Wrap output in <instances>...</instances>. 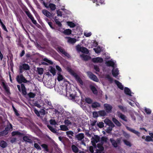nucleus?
Masks as SVG:
<instances>
[{"mask_svg": "<svg viewBox=\"0 0 153 153\" xmlns=\"http://www.w3.org/2000/svg\"><path fill=\"white\" fill-rule=\"evenodd\" d=\"M30 19L31 20L32 22L35 25H36L37 24V22L36 20H35L34 19V18L33 17L32 18Z\"/></svg>", "mask_w": 153, "mask_h": 153, "instance_id": "774afa93", "label": "nucleus"}, {"mask_svg": "<svg viewBox=\"0 0 153 153\" xmlns=\"http://www.w3.org/2000/svg\"><path fill=\"white\" fill-rule=\"evenodd\" d=\"M25 12L27 16L30 19H31L33 17L28 10L25 11Z\"/></svg>", "mask_w": 153, "mask_h": 153, "instance_id": "49530a36", "label": "nucleus"}, {"mask_svg": "<svg viewBox=\"0 0 153 153\" xmlns=\"http://www.w3.org/2000/svg\"><path fill=\"white\" fill-rule=\"evenodd\" d=\"M80 57L84 60L86 61L91 59L90 57L85 54H82L80 55Z\"/></svg>", "mask_w": 153, "mask_h": 153, "instance_id": "412c9836", "label": "nucleus"}, {"mask_svg": "<svg viewBox=\"0 0 153 153\" xmlns=\"http://www.w3.org/2000/svg\"><path fill=\"white\" fill-rule=\"evenodd\" d=\"M34 146L37 149H38V150H41V148L40 147V146H39V145L38 144H37L36 143H34Z\"/></svg>", "mask_w": 153, "mask_h": 153, "instance_id": "e2e57ef3", "label": "nucleus"}, {"mask_svg": "<svg viewBox=\"0 0 153 153\" xmlns=\"http://www.w3.org/2000/svg\"><path fill=\"white\" fill-rule=\"evenodd\" d=\"M84 35L86 37L90 36L91 35V32H85L84 33Z\"/></svg>", "mask_w": 153, "mask_h": 153, "instance_id": "09e8293b", "label": "nucleus"}, {"mask_svg": "<svg viewBox=\"0 0 153 153\" xmlns=\"http://www.w3.org/2000/svg\"><path fill=\"white\" fill-rule=\"evenodd\" d=\"M67 38L68 39V42L70 44H74L76 41V39L75 38L70 37H67Z\"/></svg>", "mask_w": 153, "mask_h": 153, "instance_id": "f3484780", "label": "nucleus"}, {"mask_svg": "<svg viewBox=\"0 0 153 153\" xmlns=\"http://www.w3.org/2000/svg\"><path fill=\"white\" fill-rule=\"evenodd\" d=\"M49 7L50 8L51 10H55L56 9V6L54 4H50Z\"/></svg>", "mask_w": 153, "mask_h": 153, "instance_id": "8fccbe9b", "label": "nucleus"}, {"mask_svg": "<svg viewBox=\"0 0 153 153\" xmlns=\"http://www.w3.org/2000/svg\"><path fill=\"white\" fill-rule=\"evenodd\" d=\"M149 134L150 136H146L145 139V141L147 142L153 141V133H150L149 132Z\"/></svg>", "mask_w": 153, "mask_h": 153, "instance_id": "f8f14e48", "label": "nucleus"}, {"mask_svg": "<svg viewBox=\"0 0 153 153\" xmlns=\"http://www.w3.org/2000/svg\"><path fill=\"white\" fill-rule=\"evenodd\" d=\"M42 147L46 151H48V146L47 145H46L45 144H43L42 145H41Z\"/></svg>", "mask_w": 153, "mask_h": 153, "instance_id": "0e129e2a", "label": "nucleus"}, {"mask_svg": "<svg viewBox=\"0 0 153 153\" xmlns=\"http://www.w3.org/2000/svg\"><path fill=\"white\" fill-rule=\"evenodd\" d=\"M50 124L52 125H55L56 124V122L55 120H54L51 119L50 120Z\"/></svg>", "mask_w": 153, "mask_h": 153, "instance_id": "052dcab7", "label": "nucleus"}, {"mask_svg": "<svg viewBox=\"0 0 153 153\" xmlns=\"http://www.w3.org/2000/svg\"><path fill=\"white\" fill-rule=\"evenodd\" d=\"M123 141L125 143V144L127 146H131V144L128 141L126 140H123Z\"/></svg>", "mask_w": 153, "mask_h": 153, "instance_id": "864d4df0", "label": "nucleus"}, {"mask_svg": "<svg viewBox=\"0 0 153 153\" xmlns=\"http://www.w3.org/2000/svg\"><path fill=\"white\" fill-rule=\"evenodd\" d=\"M12 128V125L10 124L8 125L7 127H6L5 130H4V131H6L7 133V134L8 133V131L10 130V129H11Z\"/></svg>", "mask_w": 153, "mask_h": 153, "instance_id": "473e14b6", "label": "nucleus"}, {"mask_svg": "<svg viewBox=\"0 0 153 153\" xmlns=\"http://www.w3.org/2000/svg\"><path fill=\"white\" fill-rule=\"evenodd\" d=\"M104 122L106 125L111 126L112 127H114V125L113 123L109 119L106 118L104 120Z\"/></svg>", "mask_w": 153, "mask_h": 153, "instance_id": "9d476101", "label": "nucleus"}, {"mask_svg": "<svg viewBox=\"0 0 153 153\" xmlns=\"http://www.w3.org/2000/svg\"><path fill=\"white\" fill-rule=\"evenodd\" d=\"M23 140L25 142L31 143L32 142V140L29 137L25 136L23 137Z\"/></svg>", "mask_w": 153, "mask_h": 153, "instance_id": "7c9ffc66", "label": "nucleus"}, {"mask_svg": "<svg viewBox=\"0 0 153 153\" xmlns=\"http://www.w3.org/2000/svg\"><path fill=\"white\" fill-rule=\"evenodd\" d=\"M107 112L104 110L100 111H98L99 115L100 116H104L107 115Z\"/></svg>", "mask_w": 153, "mask_h": 153, "instance_id": "4be33fe9", "label": "nucleus"}, {"mask_svg": "<svg viewBox=\"0 0 153 153\" xmlns=\"http://www.w3.org/2000/svg\"><path fill=\"white\" fill-rule=\"evenodd\" d=\"M66 134L68 137L70 138H71L72 136H73L74 133L72 131H66Z\"/></svg>", "mask_w": 153, "mask_h": 153, "instance_id": "c85d7f7f", "label": "nucleus"}, {"mask_svg": "<svg viewBox=\"0 0 153 153\" xmlns=\"http://www.w3.org/2000/svg\"><path fill=\"white\" fill-rule=\"evenodd\" d=\"M112 145L115 147H117V143L114 140H113L112 139H111L110 140Z\"/></svg>", "mask_w": 153, "mask_h": 153, "instance_id": "e433bc0d", "label": "nucleus"}, {"mask_svg": "<svg viewBox=\"0 0 153 153\" xmlns=\"http://www.w3.org/2000/svg\"><path fill=\"white\" fill-rule=\"evenodd\" d=\"M93 117H98L99 115L98 111V112H94L93 113Z\"/></svg>", "mask_w": 153, "mask_h": 153, "instance_id": "6e6d98bb", "label": "nucleus"}, {"mask_svg": "<svg viewBox=\"0 0 153 153\" xmlns=\"http://www.w3.org/2000/svg\"><path fill=\"white\" fill-rule=\"evenodd\" d=\"M117 114L118 117L125 121L127 122V121L126 117L125 115L118 112H117Z\"/></svg>", "mask_w": 153, "mask_h": 153, "instance_id": "ddd939ff", "label": "nucleus"}, {"mask_svg": "<svg viewBox=\"0 0 153 153\" xmlns=\"http://www.w3.org/2000/svg\"><path fill=\"white\" fill-rule=\"evenodd\" d=\"M64 123L65 125L67 126V127L70 125H71L72 124V123L68 120H65L64 121Z\"/></svg>", "mask_w": 153, "mask_h": 153, "instance_id": "4c0bfd02", "label": "nucleus"}, {"mask_svg": "<svg viewBox=\"0 0 153 153\" xmlns=\"http://www.w3.org/2000/svg\"><path fill=\"white\" fill-rule=\"evenodd\" d=\"M20 73H22L23 72V70H27L29 69V67L27 64H24L21 65L19 67Z\"/></svg>", "mask_w": 153, "mask_h": 153, "instance_id": "423d86ee", "label": "nucleus"}, {"mask_svg": "<svg viewBox=\"0 0 153 153\" xmlns=\"http://www.w3.org/2000/svg\"><path fill=\"white\" fill-rule=\"evenodd\" d=\"M49 70L53 75H54L56 74V70L55 68L52 67L50 66L49 67Z\"/></svg>", "mask_w": 153, "mask_h": 153, "instance_id": "cd10ccee", "label": "nucleus"}, {"mask_svg": "<svg viewBox=\"0 0 153 153\" xmlns=\"http://www.w3.org/2000/svg\"><path fill=\"white\" fill-rule=\"evenodd\" d=\"M87 74L88 76L91 79L96 82H98L99 79L95 75L93 74L92 73L90 72H88Z\"/></svg>", "mask_w": 153, "mask_h": 153, "instance_id": "39448f33", "label": "nucleus"}, {"mask_svg": "<svg viewBox=\"0 0 153 153\" xmlns=\"http://www.w3.org/2000/svg\"><path fill=\"white\" fill-rule=\"evenodd\" d=\"M105 78L110 82H111L113 81V78L109 75H107Z\"/></svg>", "mask_w": 153, "mask_h": 153, "instance_id": "603ef678", "label": "nucleus"}, {"mask_svg": "<svg viewBox=\"0 0 153 153\" xmlns=\"http://www.w3.org/2000/svg\"><path fill=\"white\" fill-rule=\"evenodd\" d=\"M58 74V77H57V79L59 81H60L62 80L63 79V76L61 75L59 73H57Z\"/></svg>", "mask_w": 153, "mask_h": 153, "instance_id": "a18cd8bd", "label": "nucleus"}, {"mask_svg": "<svg viewBox=\"0 0 153 153\" xmlns=\"http://www.w3.org/2000/svg\"><path fill=\"white\" fill-rule=\"evenodd\" d=\"M100 140V137L98 136H94L91 139V142L93 146H94L95 143L98 142Z\"/></svg>", "mask_w": 153, "mask_h": 153, "instance_id": "0eeeda50", "label": "nucleus"}, {"mask_svg": "<svg viewBox=\"0 0 153 153\" xmlns=\"http://www.w3.org/2000/svg\"><path fill=\"white\" fill-rule=\"evenodd\" d=\"M21 88H22V94L24 95H26L27 94L26 89L25 86L23 84H22L21 85Z\"/></svg>", "mask_w": 153, "mask_h": 153, "instance_id": "c756f323", "label": "nucleus"}, {"mask_svg": "<svg viewBox=\"0 0 153 153\" xmlns=\"http://www.w3.org/2000/svg\"><path fill=\"white\" fill-rule=\"evenodd\" d=\"M92 61L94 62L100 63L102 62L103 61V59L101 57H97L93 58Z\"/></svg>", "mask_w": 153, "mask_h": 153, "instance_id": "dca6fc26", "label": "nucleus"}, {"mask_svg": "<svg viewBox=\"0 0 153 153\" xmlns=\"http://www.w3.org/2000/svg\"><path fill=\"white\" fill-rule=\"evenodd\" d=\"M72 149L73 151L75 153H77L78 152V149L74 145H72Z\"/></svg>", "mask_w": 153, "mask_h": 153, "instance_id": "ea45409f", "label": "nucleus"}, {"mask_svg": "<svg viewBox=\"0 0 153 153\" xmlns=\"http://www.w3.org/2000/svg\"><path fill=\"white\" fill-rule=\"evenodd\" d=\"M126 128L128 130L136 134L138 136L140 137V133L138 131H136L135 130L130 128L128 126L126 127Z\"/></svg>", "mask_w": 153, "mask_h": 153, "instance_id": "1a4fd4ad", "label": "nucleus"}, {"mask_svg": "<svg viewBox=\"0 0 153 153\" xmlns=\"http://www.w3.org/2000/svg\"><path fill=\"white\" fill-rule=\"evenodd\" d=\"M57 49V51H58L62 53L67 57L70 58V55L67 52L65 51L61 47H58Z\"/></svg>", "mask_w": 153, "mask_h": 153, "instance_id": "6e6552de", "label": "nucleus"}, {"mask_svg": "<svg viewBox=\"0 0 153 153\" xmlns=\"http://www.w3.org/2000/svg\"><path fill=\"white\" fill-rule=\"evenodd\" d=\"M44 60L50 64H53V62L49 60L47 58H44Z\"/></svg>", "mask_w": 153, "mask_h": 153, "instance_id": "4d7b16f0", "label": "nucleus"}, {"mask_svg": "<svg viewBox=\"0 0 153 153\" xmlns=\"http://www.w3.org/2000/svg\"><path fill=\"white\" fill-rule=\"evenodd\" d=\"M112 74L114 77H116L119 74V71L117 68H114L112 71Z\"/></svg>", "mask_w": 153, "mask_h": 153, "instance_id": "2eb2a0df", "label": "nucleus"}, {"mask_svg": "<svg viewBox=\"0 0 153 153\" xmlns=\"http://www.w3.org/2000/svg\"><path fill=\"white\" fill-rule=\"evenodd\" d=\"M145 110L147 114H149L151 113V111L149 109L146 108L145 109Z\"/></svg>", "mask_w": 153, "mask_h": 153, "instance_id": "338daca9", "label": "nucleus"}, {"mask_svg": "<svg viewBox=\"0 0 153 153\" xmlns=\"http://www.w3.org/2000/svg\"><path fill=\"white\" fill-rule=\"evenodd\" d=\"M37 70L38 73L40 75H42L43 74V69L42 68H38Z\"/></svg>", "mask_w": 153, "mask_h": 153, "instance_id": "79ce46f5", "label": "nucleus"}, {"mask_svg": "<svg viewBox=\"0 0 153 153\" xmlns=\"http://www.w3.org/2000/svg\"><path fill=\"white\" fill-rule=\"evenodd\" d=\"M104 124L103 122H99L97 124V125L99 127H100V128H102L104 127Z\"/></svg>", "mask_w": 153, "mask_h": 153, "instance_id": "13d9d810", "label": "nucleus"}, {"mask_svg": "<svg viewBox=\"0 0 153 153\" xmlns=\"http://www.w3.org/2000/svg\"><path fill=\"white\" fill-rule=\"evenodd\" d=\"M76 49L78 52H81L83 53L88 54L89 52L88 49L85 47H82L79 45H78L76 47Z\"/></svg>", "mask_w": 153, "mask_h": 153, "instance_id": "f257e3e1", "label": "nucleus"}, {"mask_svg": "<svg viewBox=\"0 0 153 153\" xmlns=\"http://www.w3.org/2000/svg\"><path fill=\"white\" fill-rule=\"evenodd\" d=\"M92 107L93 108H96L100 106V105L97 102H94L92 104Z\"/></svg>", "mask_w": 153, "mask_h": 153, "instance_id": "72a5a7b5", "label": "nucleus"}, {"mask_svg": "<svg viewBox=\"0 0 153 153\" xmlns=\"http://www.w3.org/2000/svg\"><path fill=\"white\" fill-rule=\"evenodd\" d=\"M7 146V143L4 140L0 141V146L2 148H5Z\"/></svg>", "mask_w": 153, "mask_h": 153, "instance_id": "b1692460", "label": "nucleus"}, {"mask_svg": "<svg viewBox=\"0 0 153 153\" xmlns=\"http://www.w3.org/2000/svg\"><path fill=\"white\" fill-rule=\"evenodd\" d=\"M28 95L30 98H33L36 96V94L32 92H30L28 94Z\"/></svg>", "mask_w": 153, "mask_h": 153, "instance_id": "3c124183", "label": "nucleus"}, {"mask_svg": "<svg viewBox=\"0 0 153 153\" xmlns=\"http://www.w3.org/2000/svg\"><path fill=\"white\" fill-rule=\"evenodd\" d=\"M104 109L107 113H110L111 112L112 108V106L107 103H105L103 105Z\"/></svg>", "mask_w": 153, "mask_h": 153, "instance_id": "20e7f679", "label": "nucleus"}, {"mask_svg": "<svg viewBox=\"0 0 153 153\" xmlns=\"http://www.w3.org/2000/svg\"><path fill=\"white\" fill-rule=\"evenodd\" d=\"M94 50L97 53H99L101 52V48L100 47H97V48H94Z\"/></svg>", "mask_w": 153, "mask_h": 153, "instance_id": "37998d69", "label": "nucleus"}, {"mask_svg": "<svg viewBox=\"0 0 153 153\" xmlns=\"http://www.w3.org/2000/svg\"><path fill=\"white\" fill-rule=\"evenodd\" d=\"M42 13L47 17H50L53 16V13L49 12L48 10H43Z\"/></svg>", "mask_w": 153, "mask_h": 153, "instance_id": "4468645a", "label": "nucleus"}, {"mask_svg": "<svg viewBox=\"0 0 153 153\" xmlns=\"http://www.w3.org/2000/svg\"><path fill=\"white\" fill-rule=\"evenodd\" d=\"M47 127L50 129V130L53 133L56 132L55 129L52 126L49 125H48Z\"/></svg>", "mask_w": 153, "mask_h": 153, "instance_id": "de8ad7c7", "label": "nucleus"}, {"mask_svg": "<svg viewBox=\"0 0 153 153\" xmlns=\"http://www.w3.org/2000/svg\"><path fill=\"white\" fill-rule=\"evenodd\" d=\"M84 137V134L82 133L79 134L76 136V138L78 140H82Z\"/></svg>", "mask_w": 153, "mask_h": 153, "instance_id": "6ab92c4d", "label": "nucleus"}, {"mask_svg": "<svg viewBox=\"0 0 153 153\" xmlns=\"http://www.w3.org/2000/svg\"><path fill=\"white\" fill-rule=\"evenodd\" d=\"M21 133L18 131H13L12 133V134L13 136H14L16 135H20Z\"/></svg>", "mask_w": 153, "mask_h": 153, "instance_id": "680f3d73", "label": "nucleus"}, {"mask_svg": "<svg viewBox=\"0 0 153 153\" xmlns=\"http://www.w3.org/2000/svg\"><path fill=\"white\" fill-rule=\"evenodd\" d=\"M34 111L35 113L36 114V115L38 116L39 117L40 116V114L39 112L35 108L34 110Z\"/></svg>", "mask_w": 153, "mask_h": 153, "instance_id": "69168bd1", "label": "nucleus"}, {"mask_svg": "<svg viewBox=\"0 0 153 153\" xmlns=\"http://www.w3.org/2000/svg\"><path fill=\"white\" fill-rule=\"evenodd\" d=\"M2 84L7 94L8 95L10 94L9 87L8 86L6 85L4 82H2Z\"/></svg>", "mask_w": 153, "mask_h": 153, "instance_id": "9b49d317", "label": "nucleus"}, {"mask_svg": "<svg viewBox=\"0 0 153 153\" xmlns=\"http://www.w3.org/2000/svg\"><path fill=\"white\" fill-rule=\"evenodd\" d=\"M124 92L126 94L130 96H132L131 91L128 88H124Z\"/></svg>", "mask_w": 153, "mask_h": 153, "instance_id": "393cba45", "label": "nucleus"}, {"mask_svg": "<svg viewBox=\"0 0 153 153\" xmlns=\"http://www.w3.org/2000/svg\"><path fill=\"white\" fill-rule=\"evenodd\" d=\"M17 81L19 83L22 82H27V80L24 77L22 74H20L17 76L16 78Z\"/></svg>", "mask_w": 153, "mask_h": 153, "instance_id": "7ed1b4c3", "label": "nucleus"}, {"mask_svg": "<svg viewBox=\"0 0 153 153\" xmlns=\"http://www.w3.org/2000/svg\"><path fill=\"white\" fill-rule=\"evenodd\" d=\"M54 21L56 24L59 26L60 27L62 26V24L60 22L59 19H57L56 17H55L54 18Z\"/></svg>", "mask_w": 153, "mask_h": 153, "instance_id": "58836bf2", "label": "nucleus"}, {"mask_svg": "<svg viewBox=\"0 0 153 153\" xmlns=\"http://www.w3.org/2000/svg\"><path fill=\"white\" fill-rule=\"evenodd\" d=\"M105 64L106 65L108 66H111L113 67V68H115L114 67L115 63L111 60L106 62Z\"/></svg>", "mask_w": 153, "mask_h": 153, "instance_id": "a211bd4d", "label": "nucleus"}, {"mask_svg": "<svg viewBox=\"0 0 153 153\" xmlns=\"http://www.w3.org/2000/svg\"><path fill=\"white\" fill-rule=\"evenodd\" d=\"M68 71L70 74L75 77L76 79L78 82H79L81 85H83V82L82 81L79 76L77 75L76 73L71 69L69 70Z\"/></svg>", "mask_w": 153, "mask_h": 153, "instance_id": "f03ea898", "label": "nucleus"}, {"mask_svg": "<svg viewBox=\"0 0 153 153\" xmlns=\"http://www.w3.org/2000/svg\"><path fill=\"white\" fill-rule=\"evenodd\" d=\"M60 130L63 131H67L68 130V127L65 125H61L60 126Z\"/></svg>", "mask_w": 153, "mask_h": 153, "instance_id": "5701e85b", "label": "nucleus"}, {"mask_svg": "<svg viewBox=\"0 0 153 153\" xmlns=\"http://www.w3.org/2000/svg\"><path fill=\"white\" fill-rule=\"evenodd\" d=\"M113 127H112L111 126H110L109 127H108L106 129V132L108 133H110V131H111L112 130V128Z\"/></svg>", "mask_w": 153, "mask_h": 153, "instance_id": "bf43d9fd", "label": "nucleus"}, {"mask_svg": "<svg viewBox=\"0 0 153 153\" xmlns=\"http://www.w3.org/2000/svg\"><path fill=\"white\" fill-rule=\"evenodd\" d=\"M91 89L93 92V93L95 94L97 93V91L96 88L94 86H91Z\"/></svg>", "mask_w": 153, "mask_h": 153, "instance_id": "c9c22d12", "label": "nucleus"}, {"mask_svg": "<svg viewBox=\"0 0 153 153\" xmlns=\"http://www.w3.org/2000/svg\"><path fill=\"white\" fill-rule=\"evenodd\" d=\"M102 143H98L97 144V148L98 149H97V153H100V151H102L103 150L104 148L102 146Z\"/></svg>", "mask_w": 153, "mask_h": 153, "instance_id": "aec40b11", "label": "nucleus"}, {"mask_svg": "<svg viewBox=\"0 0 153 153\" xmlns=\"http://www.w3.org/2000/svg\"><path fill=\"white\" fill-rule=\"evenodd\" d=\"M7 134V132L6 131H2L0 132V137L5 135Z\"/></svg>", "mask_w": 153, "mask_h": 153, "instance_id": "5fc2aeb1", "label": "nucleus"}, {"mask_svg": "<svg viewBox=\"0 0 153 153\" xmlns=\"http://www.w3.org/2000/svg\"><path fill=\"white\" fill-rule=\"evenodd\" d=\"M112 121L117 126H121L120 123L115 118H113Z\"/></svg>", "mask_w": 153, "mask_h": 153, "instance_id": "a878e982", "label": "nucleus"}, {"mask_svg": "<svg viewBox=\"0 0 153 153\" xmlns=\"http://www.w3.org/2000/svg\"><path fill=\"white\" fill-rule=\"evenodd\" d=\"M66 23L67 25L71 28L74 27L76 26L75 24L72 22H67Z\"/></svg>", "mask_w": 153, "mask_h": 153, "instance_id": "2f4dec72", "label": "nucleus"}, {"mask_svg": "<svg viewBox=\"0 0 153 153\" xmlns=\"http://www.w3.org/2000/svg\"><path fill=\"white\" fill-rule=\"evenodd\" d=\"M45 102L49 106V108L52 109L53 108V106L52 105V104L50 101H48L47 100H45Z\"/></svg>", "mask_w": 153, "mask_h": 153, "instance_id": "a19ab883", "label": "nucleus"}, {"mask_svg": "<svg viewBox=\"0 0 153 153\" xmlns=\"http://www.w3.org/2000/svg\"><path fill=\"white\" fill-rule=\"evenodd\" d=\"M63 33L65 35H70L71 33V30L70 29H67L64 30Z\"/></svg>", "mask_w": 153, "mask_h": 153, "instance_id": "f704fd0d", "label": "nucleus"}, {"mask_svg": "<svg viewBox=\"0 0 153 153\" xmlns=\"http://www.w3.org/2000/svg\"><path fill=\"white\" fill-rule=\"evenodd\" d=\"M114 82L119 88L121 90L123 89V87L121 83L117 80H115Z\"/></svg>", "mask_w": 153, "mask_h": 153, "instance_id": "bb28decb", "label": "nucleus"}, {"mask_svg": "<svg viewBox=\"0 0 153 153\" xmlns=\"http://www.w3.org/2000/svg\"><path fill=\"white\" fill-rule=\"evenodd\" d=\"M85 101L88 104H91L92 102V100L89 98H86L85 99Z\"/></svg>", "mask_w": 153, "mask_h": 153, "instance_id": "c03bdc74", "label": "nucleus"}]
</instances>
